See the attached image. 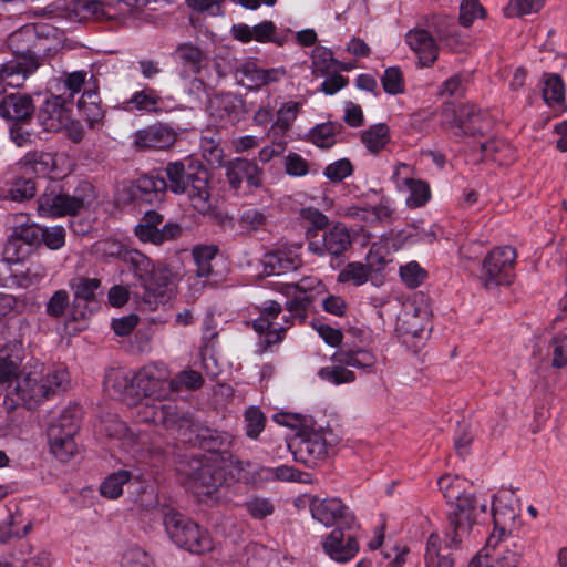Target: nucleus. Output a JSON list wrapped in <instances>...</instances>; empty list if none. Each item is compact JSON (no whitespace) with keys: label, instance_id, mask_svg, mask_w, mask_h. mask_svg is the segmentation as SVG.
I'll list each match as a JSON object with an SVG mask.
<instances>
[{"label":"nucleus","instance_id":"f257e3e1","mask_svg":"<svg viewBox=\"0 0 567 567\" xmlns=\"http://www.w3.org/2000/svg\"><path fill=\"white\" fill-rule=\"evenodd\" d=\"M105 254L115 256L130 265L134 271L141 292L135 293L138 309L154 311L159 305H164L174 290V274L165 265L155 266L144 254L135 249L125 248L116 241H104Z\"/></svg>","mask_w":567,"mask_h":567},{"label":"nucleus","instance_id":"f03ea898","mask_svg":"<svg viewBox=\"0 0 567 567\" xmlns=\"http://www.w3.org/2000/svg\"><path fill=\"white\" fill-rule=\"evenodd\" d=\"M249 461H241L233 454H203L182 461L178 472L186 485L197 495H212L227 483L228 475L235 481H248Z\"/></svg>","mask_w":567,"mask_h":567},{"label":"nucleus","instance_id":"7ed1b4c3","mask_svg":"<svg viewBox=\"0 0 567 567\" xmlns=\"http://www.w3.org/2000/svg\"><path fill=\"white\" fill-rule=\"evenodd\" d=\"M437 485L449 504L454 508L447 515L445 536L452 537L456 546L466 539L481 514H486V502H480L474 493L473 484L460 476L443 475Z\"/></svg>","mask_w":567,"mask_h":567},{"label":"nucleus","instance_id":"20e7f679","mask_svg":"<svg viewBox=\"0 0 567 567\" xmlns=\"http://www.w3.org/2000/svg\"><path fill=\"white\" fill-rule=\"evenodd\" d=\"M337 443L338 439L330 429L316 427L315 421H311L299 429L288 447L295 461L307 467H316L330 456Z\"/></svg>","mask_w":567,"mask_h":567},{"label":"nucleus","instance_id":"39448f33","mask_svg":"<svg viewBox=\"0 0 567 567\" xmlns=\"http://www.w3.org/2000/svg\"><path fill=\"white\" fill-rule=\"evenodd\" d=\"M94 186L87 181H81L72 194L47 189L38 198V213L42 217H63L80 214L95 200Z\"/></svg>","mask_w":567,"mask_h":567},{"label":"nucleus","instance_id":"423d86ee","mask_svg":"<svg viewBox=\"0 0 567 567\" xmlns=\"http://www.w3.org/2000/svg\"><path fill=\"white\" fill-rule=\"evenodd\" d=\"M138 414L143 422L161 425L172 436L183 442L192 441L195 422L190 413L181 410L173 401L138 403Z\"/></svg>","mask_w":567,"mask_h":567},{"label":"nucleus","instance_id":"0eeeda50","mask_svg":"<svg viewBox=\"0 0 567 567\" xmlns=\"http://www.w3.org/2000/svg\"><path fill=\"white\" fill-rule=\"evenodd\" d=\"M163 524L168 537L178 547L197 555L213 549L209 533L182 513L173 508L165 509Z\"/></svg>","mask_w":567,"mask_h":567},{"label":"nucleus","instance_id":"6e6552de","mask_svg":"<svg viewBox=\"0 0 567 567\" xmlns=\"http://www.w3.org/2000/svg\"><path fill=\"white\" fill-rule=\"evenodd\" d=\"M281 311V305L275 300H267L259 307L260 315L252 321V328L259 334L257 343L259 353L271 351L274 346L280 344L291 327L286 315L281 317L282 322L277 321Z\"/></svg>","mask_w":567,"mask_h":567},{"label":"nucleus","instance_id":"1a4fd4ad","mask_svg":"<svg viewBox=\"0 0 567 567\" xmlns=\"http://www.w3.org/2000/svg\"><path fill=\"white\" fill-rule=\"evenodd\" d=\"M523 546L512 536H499L492 533L485 547L472 558L470 567H518Z\"/></svg>","mask_w":567,"mask_h":567},{"label":"nucleus","instance_id":"9d476101","mask_svg":"<svg viewBox=\"0 0 567 567\" xmlns=\"http://www.w3.org/2000/svg\"><path fill=\"white\" fill-rule=\"evenodd\" d=\"M517 258L515 248L496 247L483 260L481 280L485 288L508 286L515 277L514 267Z\"/></svg>","mask_w":567,"mask_h":567},{"label":"nucleus","instance_id":"9b49d317","mask_svg":"<svg viewBox=\"0 0 567 567\" xmlns=\"http://www.w3.org/2000/svg\"><path fill=\"white\" fill-rule=\"evenodd\" d=\"M48 38L34 24H25L12 32L7 40L14 59L29 62L30 69H38L40 58L48 51Z\"/></svg>","mask_w":567,"mask_h":567},{"label":"nucleus","instance_id":"f8f14e48","mask_svg":"<svg viewBox=\"0 0 567 567\" xmlns=\"http://www.w3.org/2000/svg\"><path fill=\"white\" fill-rule=\"evenodd\" d=\"M80 429L78 419L70 411H64L48 427V442L51 453L61 462H68L78 451L74 436Z\"/></svg>","mask_w":567,"mask_h":567},{"label":"nucleus","instance_id":"ddd939ff","mask_svg":"<svg viewBox=\"0 0 567 567\" xmlns=\"http://www.w3.org/2000/svg\"><path fill=\"white\" fill-rule=\"evenodd\" d=\"M311 516L326 527L357 528L354 513L338 497L320 498L315 496L309 504Z\"/></svg>","mask_w":567,"mask_h":567},{"label":"nucleus","instance_id":"4468645a","mask_svg":"<svg viewBox=\"0 0 567 567\" xmlns=\"http://www.w3.org/2000/svg\"><path fill=\"white\" fill-rule=\"evenodd\" d=\"M69 287L73 292L71 303V317L73 320L86 319L99 309L97 295L101 288V280L99 278L76 276L69 281Z\"/></svg>","mask_w":567,"mask_h":567},{"label":"nucleus","instance_id":"2eb2a0df","mask_svg":"<svg viewBox=\"0 0 567 567\" xmlns=\"http://www.w3.org/2000/svg\"><path fill=\"white\" fill-rule=\"evenodd\" d=\"M168 371L165 367L148 364L143 367L133 377V385H135L136 398L142 395L144 401L140 403H148L162 401L169 391Z\"/></svg>","mask_w":567,"mask_h":567},{"label":"nucleus","instance_id":"dca6fc26","mask_svg":"<svg viewBox=\"0 0 567 567\" xmlns=\"http://www.w3.org/2000/svg\"><path fill=\"white\" fill-rule=\"evenodd\" d=\"M210 175L202 164H189L188 182L185 186V193L190 206L202 215L214 210L212 198Z\"/></svg>","mask_w":567,"mask_h":567},{"label":"nucleus","instance_id":"f3484780","mask_svg":"<svg viewBox=\"0 0 567 567\" xmlns=\"http://www.w3.org/2000/svg\"><path fill=\"white\" fill-rule=\"evenodd\" d=\"M355 528L336 527L322 537L323 553L338 564L352 560L360 550V543L355 535L351 534Z\"/></svg>","mask_w":567,"mask_h":567},{"label":"nucleus","instance_id":"a211bd4d","mask_svg":"<svg viewBox=\"0 0 567 567\" xmlns=\"http://www.w3.org/2000/svg\"><path fill=\"white\" fill-rule=\"evenodd\" d=\"M163 221V215L156 210H147L135 226L134 233L141 241L153 245H162L181 236L182 227L179 224L167 223L159 228Z\"/></svg>","mask_w":567,"mask_h":567},{"label":"nucleus","instance_id":"6ab92c4d","mask_svg":"<svg viewBox=\"0 0 567 567\" xmlns=\"http://www.w3.org/2000/svg\"><path fill=\"white\" fill-rule=\"evenodd\" d=\"M351 244L349 229L343 224L336 223L323 231L321 238L308 243V250L318 257L327 255L340 257L351 247Z\"/></svg>","mask_w":567,"mask_h":567},{"label":"nucleus","instance_id":"aec40b11","mask_svg":"<svg viewBox=\"0 0 567 567\" xmlns=\"http://www.w3.org/2000/svg\"><path fill=\"white\" fill-rule=\"evenodd\" d=\"M224 167L227 182L234 190H239L244 181L250 188H260L264 185V171L254 161L237 157L228 161Z\"/></svg>","mask_w":567,"mask_h":567},{"label":"nucleus","instance_id":"412c9836","mask_svg":"<svg viewBox=\"0 0 567 567\" xmlns=\"http://www.w3.org/2000/svg\"><path fill=\"white\" fill-rule=\"evenodd\" d=\"M177 140L176 131L163 123H155L134 134V146L137 150L164 151L171 148Z\"/></svg>","mask_w":567,"mask_h":567},{"label":"nucleus","instance_id":"4be33fe9","mask_svg":"<svg viewBox=\"0 0 567 567\" xmlns=\"http://www.w3.org/2000/svg\"><path fill=\"white\" fill-rule=\"evenodd\" d=\"M286 74L282 68L261 69L256 62L246 61L236 70L237 82L248 90H258L280 81Z\"/></svg>","mask_w":567,"mask_h":567},{"label":"nucleus","instance_id":"5701e85b","mask_svg":"<svg viewBox=\"0 0 567 567\" xmlns=\"http://www.w3.org/2000/svg\"><path fill=\"white\" fill-rule=\"evenodd\" d=\"M65 99L61 95H53L47 99L39 110L38 118L40 125L48 132H60L69 126L71 111L65 106Z\"/></svg>","mask_w":567,"mask_h":567},{"label":"nucleus","instance_id":"b1692460","mask_svg":"<svg viewBox=\"0 0 567 567\" xmlns=\"http://www.w3.org/2000/svg\"><path fill=\"white\" fill-rule=\"evenodd\" d=\"M491 127L488 117L474 105H462L455 118V136L476 138L484 136Z\"/></svg>","mask_w":567,"mask_h":567},{"label":"nucleus","instance_id":"393cba45","mask_svg":"<svg viewBox=\"0 0 567 567\" xmlns=\"http://www.w3.org/2000/svg\"><path fill=\"white\" fill-rule=\"evenodd\" d=\"M33 100L28 94L12 93L0 101V116L13 123H29L34 114Z\"/></svg>","mask_w":567,"mask_h":567},{"label":"nucleus","instance_id":"a878e982","mask_svg":"<svg viewBox=\"0 0 567 567\" xmlns=\"http://www.w3.org/2000/svg\"><path fill=\"white\" fill-rule=\"evenodd\" d=\"M47 388L43 386V375L40 372L31 371L24 377L16 380L13 392L17 395V404L20 402L34 408L38 403L47 399Z\"/></svg>","mask_w":567,"mask_h":567},{"label":"nucleus","instance_id":"bb28decb","mask_svg":"<svg viewBox=\"0 0 567 567\" xmlns=\"http://www.w3.org/2000/svg\"><path fill=\"white\" fill-rule=\"evenodd\" d=\"M452 543V537H446L442 545L439 534L432 533L426 542L425 567H453L455 557L454 551L460 548Z\"/></svg>","mask_w":567,"mask_h":567},{"label":"nucleus","instance_id":"cd10ccee","mask_svg":"<svg viewBox=\"0 0 567 567\" xmlns=\"http://www.w3.org/2000/svg\"><path fill=\"white\" fill-rule=\"evenodd\" d=\"M231 439V435L227 432H220L195 423L192 441L188 442L206 450L209 454H223L228 457L229 452L226 450L220 451L223 447L230 445Z\"/></svg>","mask_w":567,"mask_h":567},{"label":"nucleus","instance_id":"c85d7f7f","mask_svg":"<svg viewBox=\"0 0 567 567\" xmlns=\"http://www.w3.org/2000/svg\"><path fill=\"white\" fill-rule=\"evenodd\" d=\"M405 39L408 45L417 54L422 66H431L436 61L439 47L427 30H410Z\"/></svg>","mask_w":567,"mask_h":567},{"label":"nucleus","instance_id":"c756f323","mask_svg":"<svg viewBox=\"0 0 567 567\" xmlns=\"http://www.w3.org/2000/svg\"><path fill=\"white\" fill-rule=\"evenodd\" d=\"M163 99L153 87L135 91L131 97L122 102L121 109L128 113L159 114L163 111Z\"/></svg>","mask_w":567,"mask_h":567},{"label":"nucleus","instance_id":"7c9ffc66","mask_svg":"<svg viewBox=\"0 0 567 567\" xmlns=\"http://www.w3.org/2000/svg\"><path fill=\"white\" fill-rule=\"evenodd\" d=\"M400 329L405 337L424 339L426 332L431 330L429 309L415 305L408 306L403 312Z\"/></svg>","mask_w":567,"mask_h":567},{"label":"nucleus","instance_id":"2f4dec72","mask_svg":"<svg viewBox=\"0 0 567 567\" xmlns=\"http://www.w3.org/2000/svg\"><path fill=\"white\" fill-rule=\"evenodd\" d=\"M277 27L272 21H262L254 27L245 23L233 25V35L244 43L255 40L257 42H274L278 45L284 44V39L276 37Z\"/></svg>","mask_w":567,"mask_h":567},{"label":"nucleus","instance_id":"473e14b6","mask_svg":"<svg viewBox=\"0 0 567 567\" xmlns=\"http://www.w3.org/2000/svg\"><path fill=\"white\" fill-rule=\"evenodd\" d=\"M166 190L167 185L164 176L147 174L136 179L132 194L135 199L152 205L159 202Z\"/></svg>","mask_w":567,"mask_h":567},{"label":"nucleus","instance_id":"72a5a7b5","mask_svg":"<svg viewBox=\"0 0 567 567\" xmlns=\"http://www.w3.org/2000/svg\"><path fill=\"white\" fill-rule=\"evenodd\" d=\"M394 209L388 199H381L378 205L368 207H352L350 216L364 225L377 227L390 223L393 218Z\"/></svg>","mask_w":567,"mask_h":567},{"label":"nucleus","instance_id":"f704fd0d","mask_svg":"<svg viewBox=\"0 0 567 567\" xmlns=\"http://www.w3.org/2000/svg\"><path fill=\"white\" fill-rule=\"evenodd\" d=\"M104 389L113 398L128 400L136 398L133 378H130L125 371L121 369H111L104 379Z\"/></svg>","mask_w":567,"mask_h":567},{"label":"nucleus","instance_id":"c9c22d12","mask_svg":"<svg viewBox=\"0 0 567 567\" xmlns=\"http://www.w3.org/2000/svg\"><path fill=\"white\" fill-rule=\"evenodd\" d=\"M266 269L269 275H280L297 270L302 265L299 255L292 249H277L266 256Z\"/></svg>","mask_w":567,"mask_h":567},{"label":"nucleus","instance_id":"e433bc0d","mask_svg":"<svg viewBox=\"0 0 567 567\" xmlns=\"http://www.w3.org/2000/svg\"><path fill=\"white\" fill-rule=\"evenodd\" d=\"M385 264V260L383 257H378V265L379 267H375L374 262H368L363 264L360 261H353L349 262L338 275V281L339 282H352L355 286H362L364 285L371 274L375 270H379L380 267H382Z\"/></svg>","mask_w":567,"mask_h":567},{"label":"nucleus","instance_id":"4c0bfd02","mask_svg":"<svg viewBox=\"0 0 567 567\" xmlns=\"http://www.w3.org/2000/svg\"><path fill=\"white\" fill-rule=\"evenodd\" d=\"M299 217L308 243L319 238V231H324L329 226L328 216L316 207H302L299 212Z\"/></svg>","mask_w":567,"mask_h":567},{"label":"nucleus","instance_id":"58836bf2","mask_svg":"<svg viewBox=\"0 0 567 567\" xmlns=\"http://www.w3.org/2000/svg\"><path fill=\"white\" fill-rule=\"evenodd\" d=\"M17 165L25 173L32 172L35 175H48L52 172L55 161L51 153L47 152H29Z\"/></svg>","mask_w":567,"mask_h":567},{"label":"nucleus","instance_id":"ea45409f","mask_svg":"<svg viewBox=\"0 0 567 567\" xmlns=\"http://www.w3.org/2000/svg\"><path fill=\"white\" fill-rule=\"evenodd\" d=\"M360 140L369 152L379 154L390 143V128L385 123L371 125L361 132Z\"/></svg>","mask_w":567,"mask_h":567},{"label":"nucleus","instance_id":"a19ab883","mask_svg":"<svg viewBox=\"0 0 567 567\" xmlns=\"http://www.w3.org/2000/svg\"><path fill=\"white\" fill-rule=\"evenodd\" d=\"M35 70L29 68V62L13 59L1 66L0 76L6 86L20 87Z\"/></svg>","mask_w":567,"mask_h":567},{"label":"nucleus","instance_id":"79ce46f5","mask_svg":"<svg viewBox=\"0 0 567 567\" xmlns=\"http://www.w3.org/2000/svg\"><path fill=\"white\" fill-rule=\"evenodd\" d=\"M332 361L339 364H346L349 367L369 370L377 363L375 355L364 349L340 351L332 355Z\"/></svg>","mask_w":567,"mask_h":567},{"label":"nucleus","instance_id":"37998d69","mask_svg":"<svg viewBox=\"0 0 567 567\" xmlns=\"http://www.w3.org/2000/svg\"><path fill=\"white\" fill-rule=\"evenodd\" d=\"M175 53L178 61L195 74L202 71L203 64L207 60V53L190 42L181 43Z\"/></svg>","mask_w":567,"mask_h":567},{"label":"nucleus","instance_id":"c03bdc74","mask_svg":"<svg viewBox=\"0 0 567 567\" xmlns=\"http://www.w3.org/2000/svg\"><path fill=\"white\" fill-rule=\"evenodd\" d=\"M342 131V124L327 122L316 125L310 130L308 137L311 143L320 148H330L336 144V136Z\"/></svg>","mask_w":567,"mask_h":567},{"label":"nucleus","instance_id":"a18cd8bd","mask_svg":"<svg viewBox=\"0 0 567 567\" xmlns=\"http://www.w3.org/2000/svg\"><path fill=\"white\" fill-rule=\"evenodd\" d=\"M189 165L186 167L184 163L176 161L169 162L165 167V179L167 189L174 194L185 193V186L188 182Z\"/></svg>","mask_w":567,"mask_h":567},{"label":"nucleus","instance_id":"49530a36","mask_svg":"<svg viewBox=\"0 0 567 567\" xmlns=\"http://www.w3.org/2000/svg\"><path fill=\"white\" fill-rule=\"evenodd\" d=\"M200 150L205 161L215 168L226 165L225 152L220 146V138L217 134L212 136H203L200 140Z\"/></svg>","mask_w":567,"mask_h":567},{"label":"nucleus","instance_id":"de8ad7c7","mask_svg":"<svg viewBox=\"0 0 567 567\" xmlns=\"http://www.w3.org/2000/svg\"><path fill=\"white\" fill-rule=\"evenodd\" d=\"M402 182L409 190V196L406 197L408 207H422L430 200L431 190L425 181L405 177Z\"/></svg>","mask_w":567,"mask_h":567},{"label":"nucleus","instance_id":"09e8293b","mask_svg":"<svg viewBox=\"0 0 567 567\" xmlns=\"http://www.w3.org/2000/svg\"><path fill=\"white\" fill-rule=\"evenodd\" d=\"M218 247L215 245H202L194 247L192 255L196 265L197 277H208L213 272L212 261L216 258Z\"/></svg>","mask_w":567,"mask_h":567},{"label":"nucleus","instance_id":"8fccbe9b","mask_svg":"<svg viewBox=\"0 0 567 567\" xmlns=\"http://www.w3.org/2000/svg\"><path fill=\"white\" fill-rule=\"evenodd\" d=\"M302 104L300 102H287L277 112V120L270 131L275 135H284L297 118Z\"/></svg>","mask_w":567,"mask_h":567},{"label":"nucleus","instance_id":"3c124183","mask_svg":"<svg viewBox=\"0 0 567 567\" xmlns=\"http://www.w3.org/2000/svg\"><path fill=\"white\" fill-rule=\"evenodd\" d=\"M543 97L549 106L565 105V85L558 74H544Z\"/></svg>","mask_w":567,"mask_h":567},{"label":"nucleus","instance_id":"603ef678","mask_svg":"<svg viewBox=\"0 0 567 567\" xmlns=\"http://www.w3.org/2000/svg\"><path fill=\"white\" fill-rule=\"evenodd\" d=\"M12 349L16 353L11 359L4 352L0 354V385L9 383V388L12 386V378L16 377L22 359V343H13Z\"/></svg>","mask_w":567,"mask_h":567},{"label":"nucleus","instance_id":"864d4df0","mask_svg":"<svg viewBox=\"0 0 567 567\" xmlns=\"http://www.w3.org/2000/svg\"><path fill=\"white\" fill-rule=\"evenodd\" d=\"M494 530L499 536H508L507 528H509L518 517V513L513 507L502 506L501 503H493L492 507Z\"/></svg>","mask_w":567,"mask_h":567},{"label":"nucleus","instance_id":"5fc2aeb1","mask_svg":"<svg viewBox=\"0 0 567 567\" xmlns=\"http://www.w3.org/2000/svg\"><path fill=\"white\" fill-rule=\"evenodd\" d=\"M132 477L131 472L120 470L109 475L100 486V492L104 497L115 499L123 493V485L128 483Z\"/></svg>","mask_w":567,"mask_h":567},{"label":"nucleus","instance_id":"6e6d98bb","mask_svg":"<svg viewBox=\"0 0 567 567\" xmlns=\"http://www.w3.org/2000/svg\"><path fill=\"white\" fill-rule=\"evenodd\" d=\"M37 194V185L31 177H17L11 183L8 198L13 202H24L33 198Z\"/></svg>","mask_w":567,"mask_h":567},{"label":"nucleus","instance_id":"4d7b16f0","mask_svg":"<svg viewBox=\"0 0 567 567\" xmlns=\"http://www.w3.org/2000/svg\"><path fill=\"white\" fill-rule=\"evenodd\" d=\"M43 227L37 224H22L13 228L11 237L30 246H40Z\"/></svg>","mask_w":567,"mask_h":567},{"label":"nucleus","instance_id":"13d9d810","mask_svg":"<svg viewBox=\"0 0 567 567\" xmlns=\"http://www.w3.org/2000/svg\"><path fill=\"white\" fill-rule=\"evenodd\" d=\"M344 365L338 363V365L324 367L319 370L318 374L322 380L334 385L353 382L355 380L354 372L346 369Z\"/></svg>","mask_w":567,"mask_h":567},{"label":"nucleus","instance_id":"bf43d9fd","mask_svg":"<svg viewBox=\"0 0 567 567\" xmlns=\"http://www.w3.org/2000/svg\"><path fill=\"white\" fill-rule=\"evenodd\" d=\"M111 6V3L104 4L99 0H79L76 10L82 12L84 18L102 20L113 17V13L110 12Z\"/></svg>","mask_w":567,"mask_h":567},{"label":"nucleus","instance_id":"052dcab7","mask_svg":"<svg viewBox=\"0 0 567 567\" xmlns=\"http://www.w3.org/2000/svg\"><path fill=\"white\" fill-rule=\"evenodd\" d=\"M204 383L202 374L195 370L179 372L169 381V391L178 392L183 386L190 390L199 389Z\"/></svg>","mask_w":567,"mask_h":567},{"label":"nucleus","instance_id":"680f3d73","mask_svg":"<svg viewBox=\"0 0 567 567\" xmlns=\"http://www.w3.org/2000/svg\"><path fill=\"white\" fill-rule=\"evenodd\" d=\"M486 11L480 3V0H462L460 4V24L468 28L476 18H485Z\"/></svg>","mask_w":567,"mask_h":567},{"label":"nucleus","instance_id":"e2e57ef3","mask_svg":"<svg viewBox=\"0 0 567 567\" xmlns=\"http://www.w3.org/2000/svg\"><path fill=\"white\" fill-rule=\"evenodd\" d=\"M246 435L256 440L266 425L265 414L256 406H250L245 412Z\"/></svg>","mask_w":567,"mask_h":567},{"label":"nucleus","instance_id":"0e129e2a","mask_svg":"<svg viewBox=\"0 0 567 567\" xmlns=\"http://www.w3.org/2000/svg\"><path fill=\"white\" fill-rule=\"evenodd\" d=\"M70 307V296L66 290L60 289L53 292L45 305V312L49 317L60 319Z\"/></svg>","mask_w":567,"mask_h":567},{"label":"nucleus","instance_id":"69168bd1","mask_svg":"<svg viewBox=\"0 0 567 567\" xmlns=\"http://www.w3.org/2000/svg\"><path fill=\"white\" fill-rule=\"evenodd\" d=\"M69 381V373L63 368L48 371L45 377H43V386L47 388V398L60 389L65 390Z\"/></svg>","mask_w":567,"mask_h":567},{"label":"nucleus","instance_id":"338daca9","mask_svg":"<svg viewBox=\"0 0 567 567\" xmlns=\"http://www.w3.org/2000/svg\"><path fill=\"white\" fill-rule=\"evenodd\" d=\"M381 83L388 94L396 95L404 92L403 74L399 68H388L381 78Z\"/></svg>","mask_w":567,"mask_h":567},{"label":"nucleus","instance_id":"774afa93","mask_svg":"<svg viewBox=\"0 0 567 567\" xmlns=\"http://www.w3.org/2000/svg\"><path fill=\"white\" fill-rule=\"evenodd\" d=\"M353 165L348 158L338 159L331 164H329L324 171L323 175L333 183H340L348 176L352 175Z\"/></svg>","mask_w":567,"mask_h":567}]
</instances>
